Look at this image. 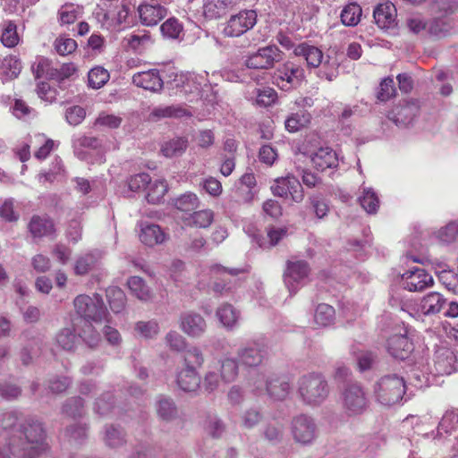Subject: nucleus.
I'll list each match as a JSON object with an SVG mask.
<instances>
[{
	"label": "nucleus",
	"instance_id": "obj_1",
	"mask_svg": "<svg viewBox=\"0 0 458 458\" xmlns=\"http://www.w3.org/2000/svg\"><path fill=\"white\" fill-rule=\"evenodd\" d=\"M47 448L46 432L38 420L29 418L19 425L16 434L9 438L6 449L0 451V458H36Z\"/></svg>",
	"mask_w": 458,
	"mask_h": 458
},
{
	"label": "nucleus",
	"instance_id": "obj_2",
	"mask_svg": "<svg viewBox=\"0 0 458 458\" xmlns=\"http://www.w3.org/2000/svg\"><path fill=\"white\" fill-rule=\"evenodd\" d=\"M297 394L304 405L316 408L328 398L330 386L324 375L311 372L299 377Z\"/></svg>",
	"mask_w": 458,
	"mask_h": 458
},
{
	"label": "nucleus",
	"instance_id": "obj_3",
	"mask_svg": "<svg viewBox=\"0 0 458 458\" xmlns=\"http://www.w3.org/2000/svg\"><path fill=\"white\" fill-rule=\"evenodd\" d=\"M376 399L383 405L391 406L402 400L405 394L403 377L393 374L382 377L374 386Z\"/></svg>",
	"mask_w": 458,
	"mask_h": 458
},
{
	"label": "nucleus",
	"instance_id": "obj_4",
	"mask_svg": "<svg viewBox=\"0 0 458 458\" xmlns=\"http://www.w3.org/2000/svg\"><path fill=\"white\" fill-rule=\"evenodd\" d=\"M73 305L77 314L88 322L108 321V311L102 297L98 293L93 296L78 295L73 301Z\"/></svg>",
	"mask_w": 458,
	"mask_h": 458
},
{
	"label": "nucleus",
	"instance_id": "obj_5",
	"mask_svg": "<svg viewBox=\"0 0 458 458\" xmlns=\"http://www.w3.org/2000/svg\"><path fill=\"white\" fill-rule=\"evenodd\" d=\"M342 407L348 416L363 413L369 406V399L363 386L358 383H349L343 388L340 395Z\"/></svg>",
	"mask_w": 458,
	"mask_h": 458
},
{
	"label": "nucleus",
	"instance_id": "obj_6",
	"mask_svg": "<svg viewBox=\"0 0 458 458\" xmlns=\"http://www.w3.org/2000/svg\"><path fill=\"white\" fill-rule=\"evenodd\" d=\"M290 429L293 441L301 445H310L318 437L315 419L305 413L298 414L292 419Z\"/></svg>",
	"mask_w": 458,
	"mask_h": 458
},
{
	"label": "nucleus",
	"instance_id": "obj_7",
	"mask_svg": "<svg viewBox=\"0 0 458 458\" xmlns=\"http://www.w3.org/2000/svg\"><path fill=\"white\" fill-rule=\"evenodd\" d=\"M283 51L277 46L269 45L260 47L257 52L248 55L244 64L249 69L269 70L283 60Z\"/></svg>",
	"mask_w": 458,
	"mask_h": 458
},
{
	"label": "nucleus",
	"instance_id": "obj_8",
	"mask_svg": "<svg viewBox=\"0 0 458 458\" xmlns=\"http://www.w3.org/2000/svg\"><path fill=\"white\" fill-rule=\"evenodd\" d=\"M304 79L303 68L293 62L284 63L273 74V82L283 90L298 88Z\"/></svg>",
	"mask_w": 458,
	"mask_h": 458
},
{
	"label": "nucleus",
	"instance_id": "obj_9",
	"mask_svg": "<svg viewBox=\"0 0 458 458\" xmlns=\"http://www.w3.org/2000/svg\"><path fill=\"white\" fill-rule=\"evenodd\" d=\"M310 272L309 263L302 259H289L284 271V283L290 293H295L305 284Z\"/></svg>",
	"mask_w": 458,
	"mask_h": 458
},
{
	"label": "nucleus",
	"instance_id": "obj_10",
	"mask_svg": "<svg viewBox=\"0 0 458 458\" xmlns=\"http://www.w3.org/2000/svg\"><path fill=\"white\" fill-rule=\"evenodd\" d=\"M258 20L254 10H242L237 14L232 15L224 29L226 37H240L252 29Z\"/></svg>",
	"mask_w": 458,
	"mask_h": 458
},
{
	"label": "nucleus",
	"instance_id": "obj_11",
	"mask_svg": "<svg viewBox=\"0 0 458 458\" xmlns=\"http://www.w3.org/2000/svg\"><path fill=\"white\" fill-rule=\"evenodd\" d=\"M246 272L245 268L226 267L220 264L213 265L210 267V273L216 280L213 284V291L221 295L230 293L234 288L236 281L227 279V276L235 277Z\"/></svg>",
	"mask_w": 458,
	"mask_h": 458
},
{
	"label": "nucleus",
	"instance_id": "obj_12",
	"mask_svg": "<svg viewBox=\"0 0 458 458\" xmlns=\"http://www.w3.org/2000/svg\"><path fill=\"white\" fill-rule=\"evenodd\" d=\"M263 384H265V390L269 397L275 401L284 400L291 390L289 382L283 377H272L265 379L263 375H259L257 381H255V390L258 394L263 391Z\"/></svg>",
	"mask_w": 458,
	"mask_h": 458
},
{
	"label": "nucleus",
	"instance_id": "obj_13",
	"mask_svg": "<svg viewBox=\"0 0 458 458\" xmlns=\"http://www.w3.org/2000/svg\"><path fill=\"white\" fill-rule=\"evenodd\" d=\"M401 284L410 292H421L434 284V279L425 269L416 267L402 275Z\"/></svg>",
	"mask_w": 458,
	"mask_h": 458
},
{
	"label": "nucleus",
	"instance_id": "obj_14",
	"mask_svg": "<svg viewBox=\"0 0 458 458\" xmlns=\"http://www.w3.org/2000/svg\"><path fill=\"white\" fill-rule=\"evenodd\" d=\"M420 110L417 100H403L389 113L388 118L397 126H408L411 123Z\"/></svg>",
	"mask_w": 458,
	"mask_h": 458
},
{
	"label": "nucleus",
	"instance_id": "obj_15",
	"mask_svg": "<svg viewBox=\"0 0 458 458\" xmlns=\"http://www.w3.org/2000/svg\"><path fill=\"white\" fill-rule=\"evenodd\" d=\"M386 349L394 358L405 360L413 352L414 345L405 334H397L387 339Z\"/></svg>",
	"mask_w": 458,
	"mask_h": 458
},
{
	"label": "nucleus",
	"instance_id": "obj_16",
	"mask_svg": "<svg viewBox=\"0 0 458 458\" xmlns=\"http://www.w3.org/2000/svg\"><path fill=\"white\" fill-rule=\"evenodd\" d=\"M132 83L151 92H159L164 86L163 79L157 69L140 72L132 76Z\"/></svg>",
	"mask_w": 458,
	"mask_h": 458
},
{
	"label": "nucleus",
	"instance_id": "obj_17",
	"mask_svg": "<svg viewBox=\"0 0 458 458\" xmlns=\"http://www.w3.org/2000/svg\"><path fill=\"white\" fill-rule=\"evenodd\" d=\"M140 22L146 26H155L167 15V10L156 1L142 4L138 7Z\"/></svg>",
	"mask_w": 458,
	"mask_h": 458
},
{
	"label": "nucleus",
	"instance_id": "obj_18",
	"mask_svg": "<svg viewBox=\"0 0 458 458\" xmlns=\"http://www.w3.org/2000/svg\"><path fill=\"white\" fill-rule=\"evenodd\" d=\"M28 230L33 238L53 237L56 231L52 218L38 215L30 218Z\"/></svg>",
	"mask_w": 458,
	"mask_h": 458
},
{
	"label": "nucleus",
	"instance_id": "obj_19",
	"mask_svg": "<svg viewBox=\"0 0 458 458\" xmlns=\"http://www.w3.org/2000/svg\"><path fill=\"white\" fill-rule=\"evenodd\" d=\"M181 329L191 337L201 336L207 328L204 318L195 312H187L181 316Z\"/></svg>",
	"mask_w": 458,
	"mask_h": 458
},
{
	"label": "nucleus",
	"instance_id": "obj_20",
	"mask_svg": "<svg viewBox=\"0 0 458 458\" xmlns=\"http://www.w3.org/2000/svg\"><path fill=\"white\" fill-rule=\"evenodd\" d=\"M241 0H205L203 14L209 20L219 19L235 7Z\"/></svg>",
	"mask_w": 458,
	"mask_h": 458
},
{
	"label": "nucleus",
	"instance_id": "obj_21",
	"mask_svg": "<svg viewBox=\"0 0 458 458\" xmlns=\"http://www.w3.org/2000/svg\"><path fill=\"white\" fill-rule=\"evenodd\" d=\"M240 361L248 367H256L261 364L265 351L258 343H250L241 347L237 352Z\"/></svg>",
	"mask_w": 458,
	"mask_h": 458
},
{
	"label": "nucleus",
	"instance_id": "obj_22",
	"mask_svg": "<svg viewBox=\"0 0 458 458\" xmlns=\"http://www.w3.org/2000/svg\"><path fill=\"white\" fill-rule=\"evenodd\" d=\"M373 16L381 29H390L396 25V8L392 3L379 4L374 10Z\"/></svg>",
	"mask_w": 458,
	"mask_h": 458
},
{
	"label": "nucleus",
	"instance_id": "obj_23",
	"mask_svg": "<svg viewBox=\"0 0 458 458\" xmlns=\"http://www.w3.org/2000/svg\"><path fill=\"white\" fill-rule=\"evenodd\" d=\"M311 162L314 167L319 171H325L327 168H333L338 165L336 153L328 147L319 148L313 153Z\"/></svg>",
	"mask_w": 458,
	"mask_h": 458
},
{
	"label": "nucleus",
	"instance_id": "obj_24",
	"mask_svg": "<svg viewBox=\"0 0 458 458\" xmlns=\"http://www.w3.org/2000/svg\"><path fill=\"white\" fill-rule=\"evenodd\" d=\"M293 53L297 56L303 57L309 68H318L324 59L322 50L307 43L299 44Z\"/></svg>",
	"mask_w": 458,
	"mask_h": 458
},
{
	"label": "nucleus",
	"instance_id": "obj_25",
	"mask_svg": "<svg viewBox=\"0 0 458 458\" xmlns=\"http://www.w3.org/2000/svg\"><path fill=\"white\" fill-rule=\"evenodd\" d=\"M446 304V299L437 292L424 295L420 302V309L426 316L438 314Z\"/></svg>",
	"mask_w": 458,
	"mask_h": 458
},
{
	"label": "nucleus",
	"instance_id": "obj_26",
	"mask_svg": "<svg viewBox=\"0 0 458 458\" xmlns=\"http://www.w3.org/2000/svg\"><path fill=\"white\" fill-rule=\"evenodd\" d=\"M256 178L252 173H246L240 178L239 185L234 192L237 201L249 203L255 195Z\"/></svg>",
	"mask_w": 458,
	"mask_h": 458
},
{
	"label": "nucleus",
	"instance_id": "obj_27",
	"mask_svg": "<svg viewBox=\"0 0 458 458\" xmlns=\"http://www.w3.org/2000/svg\"><path fill=\"white\" fill-rule=\"evenodd\" d=\"M55 68L52 61L43 55H37L30 64V72L35 80L47 79L54 81V75H56Z\"/></svg>",
	"mask_w": 458,
	"mask_h": 458
},
{
	"label": "nucleus",
	"instance_id": "obj_28",
	"mask_svg": "<svg viewBox=\"0 0 458 458\" xmlns=\"http://www.w3.org/2000/svg\"><path fill=\"white\" fill-rule=\"evenodd\" d=\"M176 382L180 389L182 391L194 393L199 388L200 377L197 370L183 368L179 371Z\"/></svg>",
	"mask_w": 458,
	"mask_h": 458
},
{
	"label": "nucleus",
	"instance_id": "obj_29",
	"mask_svg": "<svg viewBox=\"0 0 458 458\" xmlns=\"http://www.w3.org/2000/svg\"><path fill=\"white\" fill-rule=\"evenodd\" d=\"M158 418L166 422L173 421L179 418V411L172 398L160 396L156 406Z\"/></svg>",
	"mask_w": 458,
	"mask_h": 458
},
{
	"label": "nucleus",
	"instance_id": "obj_30",
	"mask_svg": "<svg viewBox=\"0 0 458 458\" xmlns=\"http://www.w3.org/2000/svg\"><path fill=\"white\" fill-rule=\"evenodd\" d=\"M140 240L145 245L152 247L163 243L165 240V233L159 225L148 224L141 228Z\"/></svg>",
	"mask_w": 458,
	"mask_h": 458
},
{
	"label": "nucleus",
	"instance_id": "obj_31",
	"mask_svg": "<svg viewBox=\"0 0 458 458\" xmlns=\"http://www.w3.org/2000/svg\"><path fill=\"white\" fill-rule=\"evenodd\" d=\"M458 426V411H446L437 428V433L434 439L441 440L445 435L450 436Z\"/></svg>",
	"mask_w": 458,
	"mask_h": 458
},
{
	"label": "nucleus",
	"instance_id": "obj_32",
	"mask_svg": "<svg viewBox=\"0 0 458 458\" xmlns=\"http://www.w3.org/2000/svg\"><path fill=\"white\" fill-rule=\"evenodd\" d=\"M310 122L311 114L307 110H299L285 119L284 125L289 132H296L307 127Z\"/></svg>",
	"mask_w": 458,
	"mask_h": 458
},
{
	"label": "nucleus",
	"instance_id": "obj_33",
	"mask_svg": "<svg viewBox=\"0 0 458 458\" xmlns=\"http://www.w3.org/2000/svg\"><path fill=\"white\" fill-rule=\"evenodd\" d=\"M191 114L187 109L183 108L181 106H157L155 107L151 113L150 116L154 119H162V118H180L183 116H191Z\"/></svg>",
	"mask_w": 458,
	"mask_h": 458
},
{
	"label": "nucleus",
	"instance_id": "obj_34",
	"mask_svg": "<svg viewBox=\"0 0 458 458\" xmlns=\"http://www.w3.org/2000/svg\"><path fill=\"white\" fill-rule=\"evenodd\" d=\"M127 285L131 293L139 300L147 301L151 299L152 293L145 281L140 276H131L128 278Z\"/></svg>",
	"mask_w": 458,
	"mask_h": 458
},
{
	"label": "nucleus",
	"instance_id": "obj_35",
	"mask_svg": "<svg viewBox=\"0 0 458 458\" xmlns=\"http://www.w3.org/2000/svg\"><path fill=\"white\" fill-rule=\"evenodd\" d=\"M55 342L62 349L73 351L79 343V335L73 327H64L56 334Z\"/></svg>",
	"mask_w": 458,
	"mask_h": 458
},
{
	"label": "nucleus",
	"instance_id": "obj_36",
	"mask_svg": "<svg viewBox=\"0 0 458 458\" xmlns=\"http://www.w3.org/2000/svg\"><path fill=\"white\" fill-rule=\"evenodd\" d=\"M83 7L72 3L63 4L58 10V21L61 25H69L73 23L82 13Z\"/></svg>",
	"mask_w": 458,
	"mask_h": 458
},
{
	"label": "nucleus",
	"instance_id": "obj_37",
	"mask_svg": "<svg viewBox=\"0 0 458 458\" xmlns=\"http://www.w3.org/2000/svg\"><path fill=\"white\" fill-rule=\"evenodd\" d=\"M199 199L192 192H186L173 200L174 208L184 213H191L199 207Z\"/></svg>",
	"mask_w": 458,
	"mask_h": 458
},
{
	"label": "nucleus",
	"instance_id": "obj_38",
	"mask_svg": "<svg viewBox=\"0 0 458 458\" xmlns=\"http://www.w3.org/2000/svg\"><path fill=\"white\" fill-rule=\"evenodd\" d=\"M359 202L368 214H376L379 208V199L372 188H364Z\"/></svg>",
	"mask_w": 458,
	"mask_h": 458
},
{
	"label": "nucleus",
	"instance_id": "obj_39",
	"mask_svg": "<svg viewBox=\"0 0 458 458\" xmlns=\"http://www.w3.org/2000/svg\"><path fill=\"white\" fill-rule=\"evenodd\" d=\"M106 298L110 306V309L114 313L121 312L126 303V296L123 291L118 287H110L106 290Z\"/></svg>",
	"mask_w": 458,
	"mask_h": 458
},
{
	"label": "nucleus",
	"instance_id": "obj_40",
	"mask_svg": "<svg viewBox=\"0 0 458 458\" xmlns=\"http://www.w3.org/2000/svg\"><path fill=\"white\" fill-rule=\"evenodd\" d=\"M184 368L197 370L204 363V356L201 350L197 346L187 348L183 352Z\"/></svg>",
	"mask_w": 458,
	"mask_h": 458
},
{
	"label": "nucleus",
	"instance_id": "obj_41",
	"mask_svg": "<svg viewBox=\"0 0 458 458\" xmlns=\"http://www.w3.org/2000/svg\"><path fill=\"white\" fill-rule=\"evenodd\" d=\"M188 140L185 138H175L165 142L161 151L166 157L181 156L187 148Z\"/></svg>",
	"mask_w": 458,
	"mask_h": 458
},
{
	"label": "nucleus",
	"instance_id": "obj_42",
	"mask_svg": "<svg viewBox=\"0 0 458 458\" xmlns=\"http://www.w3.org/2000/svg\"><path fill=\"white\" fill-rule=\"evenodd\" d=\"M335 319V310L332 306L321 303L318 304L314 315V321L318 326L328 327Z\"/></svg>",
	"mask_w": 458,
	"mask_h": 458
},
{
	"label": "nucleus",
	"instance_id": "obj_43",
	"mask_svg": "<svg viewBox=\"0 0 458 458\" xmlns=\"http://www.w3.org/2000/svg\"><path fill=\"white\" fill-rule=\"evenodd\" d=\"M362 13L361 7L356 3H350L341 13V21L346 26H355L359 23Z\"/></svg>",
	"mask_w": 458,
	"mask_h": 458
},
{
	"label": "nucleus",
	"instance_id": "obj_44",
	"mask_svg": "<svg viewBox=\"0 0 458 458\" xmlns=\"http://www.w3.org/2000/svg\"><path fill=\"white\" fill-rule=\"evenodd\" d=\"M167 191V184L165 181L162 180H155L154 182L150 181V183L148 185V192L146 195V199L148 202L152 204L158 203L165 194Z\"/></svg>",
	"mask_w": 458,
	"mask_h": 458
},
{
	"label": "nucleus",
	"instance_id": "obj_45",
	"mask_svg": "<svg viewBox=\"0 0 458 458\" xmlns=\"http://www.w3.org/2000/svg\"><path fill=\"white\" fill-rule=\"evenodd\" d=\"M110 78V74L107 70L101 66L92 68L88 74L89 86L92 89L102 88Z\"/></svg>",
	"mask_w": 458,
	"mask_h": 458
},
{
	"label": "nucleus",
	"instance_id": "obj_46",
	"mask_svg": "<svg viewBox=\"0 0 458 458\" xmlns=\"http://www.w3.org/2000/svg\"><path fill=\"white\" fill-rule=\"evenodd\" d=\"M62 411L72 418L81 417L85 412L82 398L75 396L67 399L63 405Z\"/></svg>",
	"mask_w": 458,
	"mask_h": 458
},
{
	"label": "nucleus",
	"instance_id": "obj_47",
	"mask_svg": "<svg viewBox=\"0 0 458 458\" xmlns=\"http://www.w3.org/2000/svg\"><path fill=\"white\" fill-rule=\"evenodd\" d=\"M214 219V213L210 209H203L191 214L188 225L199 228L208 227Z\"/></svg>",
	"mask_w": 458,
	"mask_h": 458
},
{
	"label": "nucleus",
	"instance_id": "obj_48",
	"mask_svg": "<svg viewBox=\"0 0 458 458\" xmlns=\"http://www.w3.org/2000/svg\"><path fill=\"white\" fill-rule=\"evenodd\" d=\"M216 316L220 322L228 328H232L237 322L238 312L230 304H223L216 310Z\"/></svg>",
	"mask_w": 458,
	"mask_h": 458
},
{
	"label": "nucleus",
	"instance_id": "obj_49",
	"mask_svg": "<svg viewBox=\"0 0 458 458\" xmlns=\"http://www.w3.org/2000/svg\"><path fill=\"white\" fill-rule=\"evenodd\" d=\"M127 46L134 51H140L142 48L153 43L148 31L142 30L137 34H132L124 38Z\"/></svg>",
	"mask_w": 458,
	"mask_h": 458
},
{
	"label": "nucleus",
	"instance_id": "obj_50",
	"mask_svg": "<svg viewBox=\"0 0 458 458\" xmlns=\"http://www.w3.org/2000/svg\"><path fill=\"white\" fill-rule=\"evenodd\" d=\"M135 332L141 337L151 339L159 333L158 323L152 319L148 321H139L134 326Z\"/></svg>",
	"mask_w": 458,
	"mask_h": 458
},
{
	"label": "nucleus",
	"instance_id": "obj_51",
	"mask_svg": "<svg viewBox=\"0 0 458 458\" xmlns=\"http://www.w3.org/2000/svg\"><path fill=\"white\" fill-rule=\"evenodd\" d=\"M322 67L318 72V76L326 79L328 81H334L339 74V64L336 60H332L330 56L322 62Z\"/></svg>",
	"mask_w": 458,
	"mask_h": 458
},
{
	"label": "nucleus",
	"instance_id": "obj_52",
	"mask_svg": "<svg viewBox=\"0 0 458 458\" xmlns=\"http://www.w3.org/2000/svg\"><path fill=\"white\" fill-rule=\"evenodd\" d=\"M96 263V256L93 253H86L76 259L74 272L78 276L87 275L95 267Z\"/></svg>",
	"mask_w": 458,
	"mask_h": 458
},
{
	"label": "nucleus",
	"instance_id": "obj_53",
	"mask_svg": "<svg viewBox=\"0 0 458 458\" xmlns=\"http://www.w3.org/2000/svg\"><path fill=\"white\" fill-rule=\"evenodd\" d=\"M239 372L237 360L233 358H225L221 362V377L225 382H233Z\"/></svg>",
	"mask_w": 458,
	"mask_h": 458
},
{
	"label": "nucleus",
	"instance_id": "obj_54",
	"mask_svg": "<svg viewBox=\"0 0 458 458\" xmlns=\"http://www.w3.org/2000/svg\"><path fill=\"white\" fill-rule=\"evenodd\" d=\"M205 429L212 437L218 438L225 429L224 422L216 414H208L205 420Z\"/></svg>",
	"mask_w": 458,
	"mask_h": 458
},
{
	"label": "nucleus",
	"instance_id": "obj_55",
	"mask_svg": "<svg viewBox=\"0 0 458 458\" xmlns=\"http://www.w3.org/2000/svg\"><path fill=\"white\" fill-rule=\"evenodd\" d=\"M105 442L110 447H119L125 443V434L121 428L109 426L106 429Z\"/></svg>",
	"mask_w": 458,
	"mask_h": 458
},
{
	"label": "nucleus",
	"instance_id": "obj_56",
	"mask_svg": "<svg viewBox=\"0 0 458 458\" xmlns=\"http://www.w3.org/2000/svg\"><path fill=\"white\" fill-rule=\"evenodd\" d=\"M81 339L89 347L98 346L101 341L99 333L90 323H86L79 334V339Z\"/></svg>",
	"mask_w": 458,
	"mask_h": 458
},
{
	"label": "nucleus",
	"instance_id": "obj_57",
	"mask_svg": "<svg viewBox=\"0 0 458 458\" xmlns=\"http://www.w3.org/2000/svg\"><path fill=\"white\" fill-rule=\"evenodd\" d=\"M160 30L165 38L176 39L182 32V26L177 19L170 18L160 26Z\"/></svg>",
	"mask_w": 458,
	"mask_h": 458
},
{
	"label": "nucleus",
	"instance_id": "obj_58",
	"mask_svg": "<svg viewBox=\"0 0 458 458\" xmlns=\"http://www.w3.org/2000/svg\"><path fill=\"white\" fill-rule=\"evenodd\" d=\"M1 41L4 46L7 47H13L19 42V36L17 34V27L14 22L8 21L3 30Z\"/></svg>",
	"mask_w": 458,
	"mask_h": 458
},
{
	"label": "nucleus",
	"instance_id": "obj_59",
	"mask_svg": "<svg viewBox=\"0 0 458 458\" xmlns=\"http://www.w3.org/2000/svg\"><path fill=\"white\" fill-rule=\"evenodd\" d=\"M394 80L390 77L385 78L379 84L377 98L380 101H387L395 95Z\"/></svg>",
	"mask_w": 458,
	"mask_h": 458
},
{
	"label": "nucleus",
	"instance_id": "obj_60",
	"mask_svg": "<svg viewBox=\"0 0 458 458\" xmlns=\"http://www.w3.org/2000/svg\"><path fill=\"white\" fill-rule=\"evenodd\" d=\"M21 394V388L9 381L0 382V396L5 400H15Z\"/></svg>",
	"mask_w": 458,
	"mask_h": 458
},
{
	"label": "nucleus",
	"instance_id": "obj_61",
	"mask_svg": "<svg viewBox=\"0 0 458 458\" xmlns=\"http://www.w3.org/2000/svg\"><path fill=\"white\" fill-rule=\"evenodd\" d=\"M113 409V395L110 393L103 394L95 403V411L102 416L107 415Z\"/></svg>",
	"mask_w": 458,
	"mask_h": 458
},
{
	"label": "nucleus",
	"instance_id": "obj_62",
	"mask_svg": "<svg viewBox=\"0 0 458 458\" xmlns=\"http://www.w3.org/2000/svg\"><path fill=\"white\" fill-rule=\"evenodd\" d=\"M450 24L444 18H434L428 21V32L433 36H440L446 33L450 29Z\"/></svg>",
	"mask_w": 458,
	"mask_h": 458
},
{
	"label": "nucleus",
	"instance_id": "obj_63",
	"mask_svg": "<svg viewBox=\"0 0 458 458\" xmlns=\"http://www.w3.org/2000/svg\"><path fill=\"white\" fill-rule=\"evenodd\" d=\"M3 65L7 70V75L10 79H15L21 72V61L15 55H9L4 59Z\"/></svg>",
	"mask_w": 458,
	"mask_h": 458
},
{
	"label": "nucleus",
	"instance_id": "obj_64",
	"mask_svg": "<svg viewBox=\"0 0 458 458\" xmlns=\"http://www.w3.org/2000/svg\"><path fill=\"white\" fill-rule=\"evenodd\" d=\"M77 43L74 39L70 38H57L55 41V48L61 55H66L75 51Z\"/></svg>",
	"mask_w": 458,
	"mask_h": 458
}]
</instances>
